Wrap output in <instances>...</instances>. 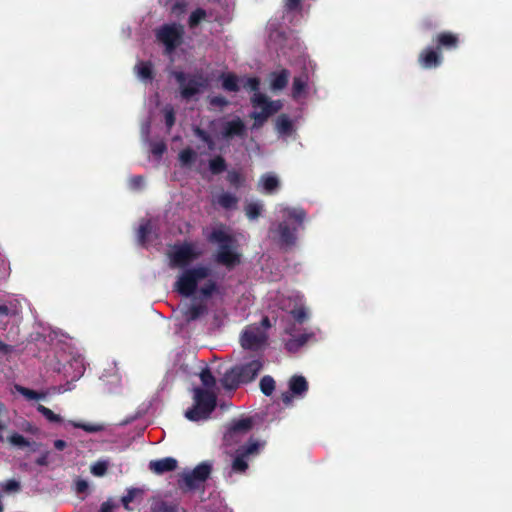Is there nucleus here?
I'll return each instance as SVG.
<instances>
[{
    "instance_id": "1",
    "label": "nucleus",
    "mask_w": 512,
    "mask_h": 512,
    "mask_svg": "<svg viewBox=\"0 0 512 512\" xmlns=\"http://www.w3.org/2000/svg\"><path fill=\"white\" fill-rule=\"evenodd\" d=\"M282 213L285 220L278 223L275 229L271 228L270 233L281 246L289 247L296 242V233L303 226L306 212L302 208H285Z\"/></svg>"
},
{
    "instance_id": "2",
    "label": "nucleus",
    "mask_w": 512,
    "mask_h": 512,
    "mask_svg": "<svg viewBox=\"0 0 512 512\" xmlns=\"http://www.w3.org/2000/svg\"><path fill=\"white\" fill-rule=\"evenodd\" d=\"M208 241L219 245L215 261L228 270L241 263V255L235 251V239L223 229H214L208 236Z\"/></svg>"
},
{
    "instance_id": "3",
    "label": "nucleus",
    "mask_w": 512,
    "mask_h": 512,
    "mask_svg": "<svg viewBox=\"0 0 512 512\" xmlns=\"http://www.w3.org/2000/svg\"><path fill=\"white\" fill-rule=\"evenodd\" d=\"M193 391V405L185 411V417L192 422L206 420L216 407V395L200 387L194 388Z\"/></svg>"
},
{
    "instance_id": "4",
    "label": "nucleus",
    "mask_w": 512,
    "mask_h": 512,
    "mask_svg": "<svg viewBox=\"0 0 512 512\" xmlns=\"http://www.w3.org/2000/svg\"><path fill=\"white\" fill-rule=\"evenodd\" d=\"M210 274V268L203 265L185 269L174 284L175 291L184 297H190L196 292L198 283Z\"/></svg>"
},
{
    "instance_id": "5",
    "label": "nucleus",
    "mask_w": 512,
    "mask_h": 512,
    "mask_svg": "<svg viewBox=\"0 0 512 512\" xmlns=\"http://www.w3.org/2000/svg\"><path fill=\"white\" fill-rule=\"evenodd\" d=\"M184 34V26L179 23L163 24L155 31L156 39L164 45L167 54L182 44Z\"/></svg>"
},
{
    "instance_id": "6",
    "label": "nucleus",
    "mask_w": 512,
    "mask_h": 512,
    "mask_svg": "<svg viewBox=\"0 0 512 512\" xmlns=\"http://www.w3.org/2000/svg\"><path fill=\"white\" fill-rule=\"evenodd\" d=\"M173 77L179 84L183 99H190L200 93L207 86V79L202 74H186L183 71H174Z\"/></svg>"
},
{
    "instance_id": "7",
    "label": "nucleus",
    "mask_w": 512,
    "mask_h": 512,
    "mask_svg": "<svg viewBox=\"0 0 512 512\" xmlns=\"http://www.w3.org/2000/svg\"><path fill=\"white\" fill-rule=\"evenodd\" d=\"M212 465L207 462H201L192 471L183 473L178 481L179 488L182 491H194L199 489L210 477Z\"/></svg>"
},
{
    "instance_id": "8",
    "label": "nucleus",
    "mask_w": 512,
    "mask_h": 512,
    "mask_svg": "<svg viewBox=\"0 0 512 512\" xmlns=\"http://www.w3.org/2000/svg\"><path fill=\"white\" fill-rule=\"evenodd\" d=\"M268 334L257 324L248 325L240 337L241 346L246 350L259 351L265 348Z\"/></svg>"
},
{
    "instance_id": "9",
    "label": "nucleus",
    "mask_w": 512,
    "mask_h": 512,
    "mask_svg": "<svg viewBox=\"0 0 512 512\" xmlns=\"http://www.w3.org/2000/svg\"><path fill=\"white\" fill-rule=\"evenodd\" d=\"M201 252L195 249L194 244L185 242L181 245L175 246L170 254V262L172 267L185 268L192 261L198 259Z\"/></svg>"
},
{
    "instance_id": "10",
    "label": "nucleus",
    "mask_w": 512,
    "mask_h": 512,
    "mask_svg": "<svg viewBox=\"0 0 512 512\" xmlns=\"http://www.w3.org/2000/svg\"><path fill=\"white\" fill-rule=\"evenodd\" d=\"M432 43L442 53L443 51H453L460 45V36L452 31H442L435 34Z\"/></svg>"
},
{
    "instance_id": "11",
    "label": "nucleus",
    "mask_w": 512,
    "mask_h": 512,
    "mask_svg": "<svg viewBox=\"0 0 512 512\" xmlns=\"http://www.w3.org/2000/svg\"><path fill=\"white\" fill-rule=\"evenodd\" d=\"M243 384L252 382L263 368L261 357L251 360L245 364L234 366Z\"/></svg>"
},
{
    "instance_id": "12",
    "label": "nucleus",
    "mask_w": 512,
    "mask_h": 512,
    "mask_svg": "<svg viewBox=\"0 0 512 512\" xmlns=\"http://www.w3.org/2000/svg\"><path fill=\"white\" fill-rule=\"evenodd\" d=\"M418 63L423 69H434L443 63L442 53L435 46H427L418 55Z\"/></svg>"
},
{
    "instance_id": "13",
    "label": "nucleus",
    "mask_w": 512,
    "mask_h": 512,
    "mask_svg": "<svg viewBox=\"0 0 512 512\" xmlns=\"http://www.w3.org/2000/svg\"><path fill=\"white\" fill-rule=\"evenodd\" d=\"M246 126L240 117H236L223 124L221 130V136L223 139L229 140L234 137L243 138L246 136Z\"/></svg>"
},
{
    "instance_id": "14",
    "label": "nucleus",
    "mask_w": 512,
    "mask_h": 512,
    "mask_svg": "<svg viewBox=\"0 0 512 512\" xmlns=\"http://www.w3.org/2000/svg\"><path fill=\"white\" fill-rule=\"evenodd\" d=\"M253 427V420L251 417H246L238 420H233L228 429L227 432L224 435V438L228 441L231 440L234 436L238 434H246L248 433Z\"/></svg>"
},
{
    "instance_id": "15",
    "label": "nucleus",
    "mask_w": 512,
    "mask_h": 512,
    "mask_svg": "<svg viewBox=\"0 0 512 512\" xmlns=\"http://www.w3.org/2000/svg\"><path fill=\"white\" fill-rule=\"evenodd\" d=\"M178 462L175 458L165 457L158 460L149 462V469L155 474L161 475L166 472L174 471L177 468Z\"/></svg>"
},
{
    "instance_id": "16",
    "label": "nucleus",
    "mask_w": 512,
    "mask_h": 512,
    "mask_svg": "<svg viewBox=\"0 0 512 512\" xmlns=\"http://www.w3.org/2000/svg\"><path fill=\"white\" fill-rule=\"evenodd\" d=\"M289 391L294 396H303L308 391V382L304 376L294 375L289 380Z\"/></svg>"
},
{
    "instance_id": "17",
    "label": "nucleus",
    "mask_w": 512,
    "mask_h": 512,
    "mask_svg": "<svg viewBox=\"0 0 512 512\" xmlns=\"http://www.w3.org/2000/svg\"><path fill=\"white\" fill-rule=\"evenodd\" d=\"M221 383L225 389L229 390H234L238 388L239 385L243 384L235 367H232L230 370L225 372L221 379Z\"/></svg>"
},
{
    "instance_id": "18",
    "label": "nucleus",
    "mask_w": 512,
    "mask_h": 512,
    "mask_svg": "<svg viewBox=\"0 0 512 512\" xmlns=\"http://www.w3.org/2000/svg\"><path fill=\"white\" fill-rule=\"evenodd\" d=\"M290 73L287 69H282L279 72L271 73V89L272 90H282L284 89L289 81Z\"/></svg>"
},
{
    "instance_id": "19",
    "label": "nucleus",
    "mask_w": 512,
    "mask_h": 512,
    "mask_svg": "<svg viewBox=\"0 0 512 512\" xmlns=\"http://www.w3.org/2000/svg\"><path fill=\"white\" fill-rule=\"evenodd\" d=\"M259 185L262 186L265 193L272 194L279 188L280 182L274 174L266 173L261 176Z\"/></svg>"
},
{
    "instance_id": "20",
    "label": "nucleus",
    "mask_w": 512,
    "mask_h": 512,
    "mask_svg": "<svg viewBox=\"0 0 512 512\" xmlns=\"http://www.w3.org/2000/svg\"><path fill=\"white\" fill-rule=\"evenodd\" d=\"M220 78L222 79V88L228 92H238L240 86L238 84L239 79L233 73H222Z\"/></svg>"
},
{
    "instance_id": "21",
    "label": "nucleus",
    "mask_w": 512,
    "mask_h": 512,
    "mask_svg": "<svg viewBox=\"0 0 512 512\" xmlns=\"http://www.w3.org/2000/svg\"><path fill=\"white\" fill-rule=\"evenodd\" d=\"M277 112V109H263L260 112H252L250 117L254 120L252 129H258L264 125L267 119Z\"/></svg>"
},
{
    "instance_id": "22",
    "label": "nucleus",
    "mask_w": 512,
    "mask_h": 512,
    "mask_svg": "<svg viewBox=\"0 0 512 512\" xmlns=\"http://www.w3.org/2000/svg\"><path fill=\"white\" fill-rule=\"evenodd\" d=\"M216 202L223 209L231 210L237 207L238 198L229 192H223L217 197Z\"/></svg>"
},
{
    "instance_id": "23",
    "label": "nucleus",
    "mask_w": 512,
    "mask_h": 512,
    "mask_svg": "<svg viewBox=\"0 0 512 512\" xmlns=\"http://www.w3.org/2000/svg\"><path fill=\"white\" fill-rule=\"evenodd\" d=\"M205 313H207V307L205 304H193L187 308L184 313V317L187 322H191L197 320Z\"/></svg>"
},
{
    "instance_id": "24",
    "label": "nucleus",
    "mask_w": 512,
    "mask_h": 512,
    "mask_svg": "<svg viewBox=\"0 0 512 512\" xmlns=\"http://www.w3.org/2000/svg\"><path fill=\"white\" fill-rule=\"evenodd\" d=\"M251 103L253 107H260L262 110L266 108L278 110V107H276L274 103L270 101L265 94L259 91L253 94V96L251 97Z\"/></svg>"
},
{
    "instance_id": "25",
    "label": "nucleus",
    "mask_w": 512,
    "mask_h": 512,
    "mask_svg": "<svg viewBox=\"0 0 512 512\" xmlns=\"http://www.w3.org/2000/svg\"><path fill=\"white\" fill-rule=\"evenodd\" d=\"M7 440L13 446H17L20 448L32 447L31 448L32 451L37 450V446H38L37 443H35V442L31 443L27 438H25L23 435H21L19 433L15 432V433L11 434L7 438Z\"/></svg>"
},
{
    "instance_id": "26",
    "label": "nucleus",
    "mask_w": 512,
    "mask_h": 512,
    "mask_svg": "<svg viewBox=\"0 0 512 512\" xmlns=\"http://www.w3.org/2000/svg\"><path fill=\"white\" fill-rule=\"evenodd\" d=\"M310 336V334H301L297 337L287 340L285 343V349L289 352H297L307 343Z\"/></svg>"
},
{
    "instance_id": "27",
    "label": "nucleus",
    "mask_w": 512,
    "mask_h": 512,
    "mask_svg": "<svg viewBox=\"0 0 512 512\" xmlns=\"http://www.w3.org/2000/svg\"><path fill=\"white\" fill-rule=\"evenodd\" d=\"M152 512H178V504L174 502H167L162 499L155 500L151 504Z\"/></svg>"
},
{
    "instance_id": "28",
    "label": "nucleus",
    "mask_w": 512,
    "mask_h": 512,
    "mask_svg": "<svg viewBox=\"0 0 512 512\" xmlns=\"http://www.w3.org/2000/svg\"><path fill=\"white\" fill-rule=\"evenodd\" d=\"M143 495V490L140 488H129L124 496L121 498V503L125 510L132 511L130 503L133 502L137 497Z\"/></svg>"
},
{
    "instance_id": "29",
    "label": "nucleus",
    "mask_w": 512,
    "mask_h": 512,
    "mask_svg": "<svg viewBox=\"0 0 512 512\" xmlns=\"http://www.w3.org/2000/svg\"><path fill=\"white\" fill-rule=\"evenodd\" d=\"M137 75L143 80L153 79V65L150 61H140L136 67Z\"/></svg>"
},
{
    "instance_id": "30",
    "label": "nucleus",
    "mask_w": 512,
    "mask_h": 512,
    "mask_svg": "<svg viewBox=\"0 0 512 512\" xmlns=\"http://www.w3.org/2000/svg\"><path fill=\"white\" fill-rule=\"evenodd\" d=\"M152 233V224L149 220L142 222L137 231L138 242L141 246H146L148 237Z\"/></svg>"
},
{
    "instance_id": "31",
    "label": "nucleus",
    "mask_w": 512,
    "mask_h": 512,
    "mask_svg": "<svg viewBox=\"0 0 512 512\" xmlns=\"http://www.w3.org/2000/svg\"><path fill=\"white\" fill-rule=\"evenodd\" d=\"M306 86H307V77L305 75L294 77L293 85H292L293 98L300 97L304 93Z\"/></svg>"
},
{
    "instance_id": "32",
    "label": "nucleus",
    "mask_w": 512,
    "mask_h": 512,
    "mask_svg": "<svg viewBox=\"0 0 512 512\" xmlns=\"http://www.w3.org/2000/svg\"><path fill=\"white\" fill-rule=\"evenodd\" d=\"M227 168L225 159L218 155L209 161V169L213 175H219Z\"/></svg>"
},
{
    "instance_id": "33",
    "label": "nucleus",
    "mask_w": 512,
    "mask_h": 512,
    "mask_svg": "<svg viewBox=\"0 0 512 512\" xmlns=\"http://www.w3.org/2000/svg\"><path fill=\"white\" fill-rule=\"evenodd\" d=\"M227 181L234 188H240L245 183V177L237 170H229L226 176Z\"/></svg>"
},
{
    "instance_id": "34",
    "label": "nucleus",
    "mask_w": 512,
    "mask_h": 512,
    "mask_svg": "<svg viewBox=\"0 0 512 512\" xmlns=\"http://www.w3.org/2000/svg\"><path fill=\"white\" fill-rule=\"evenodd\" d=\"M277 130L282 134H290L292 131V122L286 114H281L276 120Z\"/></svg>"
},
{
    "instance_id": "35",
    "label": "nucleus",
    "mask_w": 512,
    "mask_h": 512,
    "mask_svg": "<svg viewBox=\"0 0 512 512\" xmlns=\"http://www.w3.org/2000/svg\"><path fill=\"white\" fill-rule=\"evenodd\" d=\"M246 458V456H243V454L237 452L236 457L232 461V471L235 473H244L248 469V463Z\"/></svg>"
},
{
    "instance_id": "36",
    "label": "nucleus",
    "mask_w": 512,
    "mask_h": 512,
    "mask_svg": "<svg viewBox=\"0 0 512 512\" xmlns=\"http://www.w3.org/2000/svg\"><path fill=\"white\" fill-rule=\"evenodd\" d=\"M207 16L206 10L203 8H196L189 16L188 25L190 28L197 27L201 21Z\"/></svg>"
},
{
    "instance_id": "37",
    "label": "nucleus",
    "mask_w": 512,
    "mask_h": 512,
    "mask_svg": "<svg viewBox=\"0 0 512 512\" xmlns=\"http://www.w3.org/2000/svg\"><path fill=\"white\" fill-rule=\"evenodd\" d=\"M260 389L265 396L272 395L273 391L275 390L274 379L269 375L262 377L260 380Z\"/></svg>"
},
{
    "instance_id": "38",
    "label": "nucleus",
    "mask_w": 512,
    "mask_h": 512,
    "mask_svg": "<svg viewBox=\"0 0 512 512\" xmlns=\"http://www.w3.org/2000/svg\"><path fill=\"white\" fill-rule=\"evenodd\" d=\"M261 211H262V205L260 203H257V202H251V203H248L245 206L246 216L250 220L257 219L260 216Z\"/></svg>"
},
{
    "instance_id": "39",
    "label": "nucleus",
    "mask_w": 512,
    "mask_h": 512,
    "mask_svg": "<svg viewBox=\"0 0 512 512\" xmlns=\"http://www.w3.org/2000/svg\"><path fill=\"white\" fill-rule=\"evenodd\" d=\"M72 426L75 428H80L88 433H96L100 432L104 429V426L99 423H79V422H71Z\"/></svg>"
},
{
    "instance_id": "40",
    "label": "nucleus",
    "mask_w": 512,
    "mask_h": 512,
    "mask_svg": "<svg viewBox=\"0 0 512 512\" xmlns=\"http://www.w3.org/2000/svg\"><path fill=\"white\" fill-rule=\"evenodd\" d=\"M200 380L207 388H212L216 384V379L209 368H204L200 373Z\"/></svg>"
},
{
    "instance_id": "41",
    "label": "nucleus",
    "mask_w": 512,
    "mask_h": 512,
    "mask_svg": "<svg viewBox=\"0 0 512 512\" xmlns=\"http://www.w3.org/2000/svg\"><path fill=\"white\" fill-rule=\"evenodd\" d=\"M196 159V153L191 148H185L179 153V160L183 165H190Z\"/></svg>"
},
{
    "instance_id": "42",
    "label": "nucleus",
    "mask_w": 512,
    "mask_h": 512,
    "mask_svg": "<svg viewBox=\"0 0 512 512\" xmlns=\"http://www.w3.org/2000/svg\"><path fill=\"white\" fill-rule=\"evenodd\" d=\"M108 466L109 464L107 461L99 460L91 466V473L94 476L102 477L107 473Z\"/></svg>"
},
{
    "instance_id": "43",
    "label": "nucleus",
    "mask_w": 512,
    "mask_h": 512,
    "mask_svg": "<svg viewBox=\"0 0 512 512\" xmlns=\"http://www.w3.org/2000/svg\"><path fill=\"white\" fill-rule=\"evenodd\" d=\"M37 410L50 422L59 423L62 421V418L60 415L55 414L51 409H49L43 405H39Z\"/></svg>"
},
{
    "instance_id": "44",
    "label": "nucleus",
    "mask_w": 512,
    "mask_h": 512,
    "mask_svg": "<svg viewBox=\"0 0 512 512\" xmlns=\"http://www.w3.org/2000/svg\"><path fill=\"white\" fill-rule=\"evenodd\" d=\"M217 290L218 286L216 282L209 280L200 288V294L204 298H210Z\"/></svg>"
},
{
    "instance_id": "45",
    "label": "nucleus",
    "mask_w": 512,
    "mask_h": 512,
    "mask_svg": "<svg viewBox=\"0 0 512 512\" xmlns=\"http://www.w3.org/2000/svg\"><path fill=\"white\" fill-rule=\"evenodd\" d=\"M164 118L166 127L170 130L175 124V110L172 106L167 105L164 110Z\"/></svg>"
},
{
    "instance_id": "46",
    "label": "nucleus",
    "mask_w": 512,
    "mask_h": 512,
    "mask_svg": "<svg viewBox=\"0 0 512 512\" xmlns=\"http://www.w3.org/2000/svg\"><path fill=\"white\" fill-rule=\"evenodd\" d=\"M260 80L257 77H248L243 83V88L254 93L259 91Z\"/></svg>"
},
{
    "instance_id": "47",
    "label": "nucleus",
    "mask_w": 512,
    "mask_h": 512,
    "mask_svg": "<svg viewBox=\"0 0 512 512\" xmlns=\"http://www.w3.org/2000/svg\"><path fill=\"white\" fill-rule=\"evenodd\" d=\"M291 314H292L294 320L296 322H298L299 324L304 323L308 319V313H307L306 309L303 307L293 309L291 311Z\"/></svg>"
},
{
    "instance_id": "48",
    "label": "nucleus",
    "mask_w": 512,
    "mask_h": 512,
    "mask_svg": "<svg viewBox=\"0 0 512 512\" xmlns=\"http://www.w3.org/2000/svg\"><path fill=\"white\" fill-rule=\"evenodd\" d=\"M17 390L20 392L21 395H23L28 400H38L41 398V395L37 391L32 389L17 386Z\"/></svg>"
},
{
    "instance_id": "49",
    "label": "nucleus",
    "mask_w": 512,
    "mask_h": 512,
    "mask_svg": "<svg viewBox=\"0 0 512 512\" xmlns=\"http://www.w3.org/2000/svg\"><path fill=\"white\" fill-rule=\"evenodd\" d=\"M258 447V442H249L247 445L240 447L237 452H240L243 454V456L248 457L249 455L256 453Z\"/></svg>"
},
{
    "instance_id": "50",
    "label": "nucleus",
    "mask_w": 512,
    "mask_h": 512,
    "mask_svg": "<svg viewBox=\"0 0 512 512\" xmlns=\"http://www.w3.org/2000/svg\"><path fill=\"white\" fill-rule=\"evenodd\" d=\"M187 3L184 0H177L171 7L174 14L181 15L186 11Z\"/></svg>"
},
{
    "instance_id": "51",
    "label": "nucleus",
    "mask_w": 512,
    "mask_h": 512,
    "mask_svg": "<svg viewBox=\"0 0 512 512\" xmlns=\"http://www.w3.org/2000/svg\"><path fill=\"white\" fill-rule=\"evenodd\" d=\"M166 151V145L163 142L153 143L151 146V153L154 156L161 157Z\"/></svg>"
},
{
    "instance_id": "52",
    "label": "nucleus",
    "mask_w": 512,
    "mask_h": 512,
    "mask_svg": "<svg viewBox=\"0 0 512 512\" xmlns=\"http://www.w3.org/2000/svg\"><path fill=\"white\" fill-rule=\"evenodd\" d=\"M2 488L6 492H16L20 490V483L14 479H10L2 485Z\"/></svg>"
},
{
    "instance_id": "53",
    "label": "nucleus",
    "mask_w": 512,
    "mask_h": 512,
    "mask_svg": "<svg viewBox=\"0 0 512 512\" xmlns=\"http://www.w3.org/2000/svg\"><path fill=\"white\" fill-rule=\"evenodd\" d=\"M211 105L218 107H225L229 104V101L224 96H214L210 100Z\"/></svg>"
},
{
    "instance_id": "54",
    "label": "nucleus",
    "mask_w": 512,
    "mask_h": 512,
    "mask_svg": "<svg viewBox=\"0 0 512 512\" xmlns=\"http://www.w3.org/2000/svg\"><path fill=\"white\" fill-rule=\"evenodd\" d=\"M144 183V178L141 175H136L130 178V186L133 189H139Z\"/></svg>"
},
{
    "instance_id": "55",
    "label": "nucleus",
    "mask_w": 512,
    "mask_h": 512,
    "mask_svg": "<svg viewBox=\"0 0 512 512\" xmlns=\"http://www.w3.org/2000/svg\"><path fill=\"white\" fill-rule=\"evenodd\" d=\"M285 7L289 11L297 10L301 7V0H285Z\"/></svg>"
},
{
    "instance_id": "56",
    "label": "nucleus",
    "mask_w": 512,
    "mask_h": 512,
    "mask_svg": "<svg viewBox=\"0 0 512 512\" xmlns=\"http://www.w3.org/2000/svg\"><path fill=\"white\" fill-rule=\"evenodd\" d=\"M194 134L199 139H201L203 142L207 141L209 139V134L205 130L201 129L200 127L194 128Z\"/></svg>"
},
{
    "instance_id": "57",
    "label": "nucleus",
    "mask_w": 512,
    "mask_h": 512,
    "mask_svg": "<svg viewBox=\"0 0 512 512\" xmlns=\"http://www.w3.org/2000/svg\"><path fill=\"white\" fill-rule=\"evenodd\" d=\"M88 490V483L85 480H78L76 482V492L77 493H85Z\"/></svg>"
},
{
    "instance_id": "58",
    "label": "nucleus",
    "mask_w": 512,
    "mask_h": 512,
    "mask_svg": "<svg viewBox=\"0 0 512 512\" xmlns=\"http://www.w3.org/2000/svg\"><path fill=\"white\" fill-rule=\"evenodd\" d=\"M48 457H49V452H45L43 454H41L36 460H35V463L38 465V466H47L48 465Z\"/></svg>"
},
{
    "instance_id": "59",
    "label": "nucleus",
    "mask_w": 512,
    "mask_h": 512,
    "mask_svg": "<svg viewBox=\"0 0 512 512\" xmlns=\"http://www.w3.org/2000/svg\"><path fill=\"white\" fill-rule=\"evenodd\" d=\"M293 396L294 395L290 391L282 393V395H281L282 402L285 405H290L292 403Z\"/></svg>"
},
{
    "instance_id": "60",
    "label": "nucleus",
    "mask_w": 512,
    "mask_h": 512,
    "mask_svg": "<svg viewBox=\"0 0 512 512\" xmlns=\"http://www.w3.org/2000/svg\"><path fill=\"white\" fill-rule=\"evenodd\" d=\"M114 505L110 501H105L101 504L100 512H113Z\"/></svg>"
},
{
    "instance_id": "61",
    "label": "nucleus",
    "mask_w": 512,
    "mask_h": 512,
    "mask_svg": "<svg viewBox=\"0 0 512 512\" xmlns=\"http://www.w3.org/2000/svg\"><path fill=\"white\" fill-rule=\"evenodd\" d=\"M257 325L260 326L264 331H266L268 328L271 327V322H270L269 317L264 316L262 318L260 324H257Z\"/></svg>"
},
{
    "instance_id": "62",
    "label": "nucleus",
    "mask_w": 512,
    "mask_h": 512,
    "mask_svg": "<svg viewBox=\"0 0 512 512\" xmlns=\"http://www.w3.org/2000/svg\"><path fill=\"white\" fill-rule=\"evenodd\" d=\"M12 352V346L4 343L1 339H0V353H3V354H9Z\"/></svg>"
},
{
    "instance_id": "63",
    "label": "nucleus",
    "mask_w": 512,
    "mask_h": 512,
    "mask_svg": "<svg viewBox=\"0 0 512 512\" xmlns=\"http://www.w3.org/2000/svg\"><path fill=\"white\" fill-rule=\"evenodd\" d=\"M67 443L64 440L58 439L54 441V447L55 449L62 451L66 448Z\"/></svg>"
},
{
    "instance_id": "64",
    "label": "nucleus",
    "mask_w": 512,
    "mask_h": 512,
    "mask_svg": "<svg viewBox=\"0 0 512 512\" xmlns=\"http://www.w3.org/2000/svg\"><path fill=\"white\" fill-rule=\"evenodd\" d=\"M9 312H10V310L7 305H5V304L0 305V315L7 316V315H9Z\"/></svg>"
}]
</instances>
